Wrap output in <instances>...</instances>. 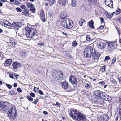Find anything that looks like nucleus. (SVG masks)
I'll return each mask as SVG.
<instances>
[{"label": "nucleus", "instance_id": "obj_11", "mask_svg": "<svg viewBox=\"0 0 121 121\" xmlns=\"http://www.w3.org/2000/svg\"><path fill=\"white\" fill-rule=\"evenodd\" d=\"M8 105V103L6 102H0V109L5 110L7 108Z\"/></svg>", "mask_w": 121, "mask_h": 121}, {"label": "nucleus", "instance_id": "obj_6", "mask_svg": "<svg viewBox=\"0 0 121 121\" xmlns=\"http://www.w3.org/2000/svg\"><path fill=\"white\" fill-rule=\"evenodd\" d=\"M93 52V48L90 46L86 47L84 52V56L86 58L91 57Z\"/></svg>", "mask_w": 121, "mask_h": 121}, {"label": "nucleus", "instance_id": "obj_54", "mask_svg": "<svg viewBox=\"0 0 121 121\" xmlns=\"http://www.w3.org/2000/svg\"><path fill=\"white\" fill-rule=\"evenodd\" d=\"M39 100L38 99H36L32 102L34 104H36L38 102Z\"/></svg>", "mask_w": 121, "mask_h": 121}, {"label": "nucleus", "instance_id": "obj_39", "mask_svg": "<svg viewBox=\"0 0 121 121\" xmlns=\"http://www.w3.org/2000/svg\"><path fill=\"white\" fill-rule=\"evenodd\" d=\"M85 86L86 87H87V88H89L91 87V85L87 83H86L85 84Z\"/></svg>", "mask_w": 121, "mask_h": 121}, {"label": "nucleus", "instance_id": "obj_47", "mask_svg": "<svg viewBox=\"0 0 121 121\" xmlns=\"http://www.w3.org/2000/svg\"><path fill=\"white\" fill-rule=\"evenodd\" d=\"M38 45L39 46H43L44 45V43H42L41 42H39L38 43Z\"/></svg>", "mask_w": 121, "mask_h": 121}, {"label": "nucleus", "instance_id": "obj_30", "mask_svg": "<svg viewBox=\"0 0 121 121\" xmlns=\"http://www.w3.org/2000/svg\"><path fill=\"white\" fill-rule=\"evenodd\" d=\"M105 15L109 18H111L112 17V15L110 13H105Z\"/></svg>", "mask_w": 121, "mask_h": 121}, {"label": "nucleus", "instance_id": "obj_29", "mask_svg": "<svg viewBox=\"0 0 121 121\" xmlns=\"http://www.w3.org/2000/svg\"><path fill=\"white\" fill-rule=\"evenodd\" d=\"M22 14L26 16L29 15V12L26 9H25L22 12Z\"/></svg>", "mask_w": 121, "mask_h": 121}, {"label": "nucleus", "instance_id": "obj_44", "mask_svg": "<svg viewBox=\"0 0 121 121\" xmlns=\"http://www.w3.org/2000/svg\"><path fill=\"white\" fill-rule=\"evenodd\" d=\"M110 59V57L109 56H106L104 59V61H106L107 60H108Z\"/></svg>", "mask_w": 121, "mask_h": 121}, {"label": "nucleus", "instance_id": "obj_64", "mask_svg": "<svg viewBox=\"0 0 121 121\" xmlns=\"http://www.w3.org/2000/svg\"><path fill=\"white\" fill-rule=\"evenodd\" d=\"M118 115H121V109H119L118 112Z\"/></svg>", "mask_w": 121, "mask_h": 121}, {"label": "nucleus", "instance_id": "obj_23", "mask_svg": "<svg viewBox=\"0 0 121 121\" xmlns=\"http://www.w3.org/2000/svg\"><path fill=\"white\" fill-rule=\"evenodd\" d=\"M40 18L43 22H45L46 21L45 19V16L44 12L41 11L40 12Z\"/></svg>", "mask_w": 121, "mask_h": 121}, {"label": "nucleus", "instance_id": "obj_55", "mask_svg": "<svg viewBox=\"0 0 121 121\" xmlns=\"http://www.w3.org/2000/svg\"><path fill=\"white\" fill-rule=\"evenodd\" d=\"M17 91L19 93H20L22 91V90L19 88H17Z\"/></svg>", "mask_w": 121, "mask_h": 121}, {"label": "nucleus", "instance_id": "obj_56", "mask_svg": "<svg viewBox=\"0 0 121 121\" xmlns=\"http://www.w3.org/2000/svg\"><path fill=\"white\" fill-rule=\"evenodd\" d=\"M55 105H57L59 106H61V104L60 103L58 102H56V104H55Z\"/></svg>", "mask_w": 121, "mask_h": 121}, {"label": "nucleus", "instance_id": "obj_40", "mask_svg": "<svg viewBox=\"0 0 121 121\" xmlns=\"http://www.w3.org/2000/svg\"><path fill=\"white\" fill-rule=\"evenodd\" d=\"M91 39V38L90 37V35H87L86 36V40H87V41H86V42L87 41L90 40Z\"/></svg>", "mask_w": 121, "mask_h": 121}, {"label": "nucleus", "instance_id": "obj_58", "mask_svg": "<svg viewBox=\"0 0 121 121\" xmlns=\"http://www.w3.org/2000/svg\"><path fill=\"white\" fill-rule=\"evenodd\" d=\"M111 82H112L114 84H116V81L113 79H112L111 80Z\"/></svg>", "mask_w": 121, "mask_h": 121}, {"label": "nucleus", "instance_id": "obj_15", "mask_svg": "<svg viewBox=\"0 0 121 121\" xmlns=\"http://www.w3.org/2000/svg\"><path fill=\"white\" fill-rule=\"evenodd\" d=\"M98 121H107L108 119L107 115L105 114L98 118Z\"/></svg>", "mask_w": 121, "mask_h": 121}, {"label": "nucleus", "instance_id": "obj_28", "mask_svg": "<svg viewBox=\"0 0 121 121\" xmlns=\"http://www.w3.org/2000/svg\"><path fill=\"white\" fill-rule=\"evenodd\" d=\"M47 1L49 2L50 6H52L55 2V0H47Z\"/></svg>", "mask_w": 121, "mask_h": 121}, {"label": "nucleus", "instance_id": "obj_41", "mask_svg": "<svg viewBox=\"0 0 121 121\" xmlns=\"http://www.w3.org/2000/svg\"><path fill=\"white\" fill-rule=\"evenodd\" d=\"M27 98L29 101H32L33 100V99L30 96H28L27 97Z\"/></svg>", "mask_w": 121, "mask_h": 121}, {"label": "nucleus", "instance_id": "obj_63", "mask_svg": "<svg viewBox=\"0 0 121 121\" xmlns=\"http://www.w3.org/2000/svg\"><path fill=\"white\" fill-rule=\"evenodd\" d=\"M111 14H112V16H113V15H117V14H116V12H114L112 13H111Z\"/></svg>", "mask_w": 121, "mask_h": 121}, {"label": "nucleus", "instance_id": "obj_38", "mask_svg": "<svg viewBox=\"0 0 121 121\" xmlns=\"http://www.w3.org/2000/svg\"><path fill=\"white\" fill-rule=\"evenodd\" d=\"M14 90H12L9 91V92L10 94L11 95H13L14 93Z\"/></svg>", "mask_w": 121, "mask_h": 121}, {"label": "nucleus", "instance_id": "obj_8", "mask_svg": "<svg viewBox=\"0 0 121 121\" xmlns=\"http://www.w3.org/2000/svg\"><path fill=\"white\" fill-rule=\"evenodd\" d=\"M116 41L112 42H106L108 43L107 47L108 50L111 51L115 49L116 46Z\"/></svg>", "mask_w": 121, "mask_h": 121}, {"label": "nucleus", "instance_id": "obj_49", "mask_svg": "<svg viewBox=\"0 0 121 121\" xmlns=\"http://www.w3.org/2000/svg\"><path fill=\"white\" fill-rule=\"evenodd\" d=\"M30 96L33 97H34L35 96V94L33 93H30Z\"/></svg>", "mask_w": 121, "mask_h": 121}, {"label": "nucleus", "instance_id": "obj_32", "mask_svg": "<svg viewBox=\"0 0 121 121\" xmlns=\"http://www.w3.org/2000/svg\"><path fill=\"white\" fill-rule=\"evenodd\" d=\"M71 1L72 3V6L75 7L77 3L76 0H71Z\"/></svg>", "mask_w": 121, "mask_h": 121}, {"label": "nucleus", "instance_id": "obj_50", "mask_svg": "<svg viewBox=\"0 0 121 121\" xmlns=\"http://www.w3.org/2000/svg\"><path fill=\"white\" fill-rule=\"evenodd\" d=\"M99 83L101 85H104L105 84V82L104 81H102L99 82Z\"/></svg>", "mask_w": 121, "mask_h": 121}, {"label": "nucleus", "instance_id": "obj_31", "mask_svg": "<svg viewBox=\"0 0 121 121\" xmlns=\"http://www.w3.org/2000/svg\"><path fill=\"white\" fill-rule=\"evenodd\" d=\"M85 22V20L83 19H81L79 21V25L81 26H82L83 23Z\"/></svg>", "mask_w": 121, "mask_h": 121}, {"label": "nucleus", "instance_id": "obj_46", "mask_svg": "<svg viewBox=\"0 0 121 121\" xmlns=\"http://www.w3.org/2000/svg\"><path fill=\"white\" fill-rule=\"evenodd\" d=\"M16 10L18 12H21L22 10V9L18 7H17L16 8Z\"/></svg>", "mask_w": 121, "mask_h": 121}, {"label": "nucleus", "instance_id": "obj_14", "mask_svg": "<svg viewBox=\"0 0 121 121\" xmlns=\"http://www.w3.org/2000/svg\"><path fill=\"white\" fill-rule=\"evenodd\" d=\"M22 24L21 22H13L11 25L13 27H20L22 26Z\"/></svg>", "mask_w": 121, "mask_h": 121}, {"label": "nucleus", "instance_id": "obj_12", "mask_svg": "<svg viewBox=\"0 0 121 121\" xmlns=\"http://www.w3.org/2000/svg\"><path fill=\"white\" fill-rule=\"evenodd\" d=\"M105 3L106 6L110 8H113V1L112 0H105Z\"/></svg>", "mask_w": 121, "mask_h": 121}, {"label": "nucleus", "instance_id": "obj_27", "mask_svg": "<svg viewBox=\"0 0 121 121\" xmlns=\"http://www.w3.org/2000/svg\"><path fill=\"white\" fill-rule=\"evenodd\" d=\"M94 22L92 20H91L89 21L88 22L89 26L92 28L94 29Z\"/></svg>", "mask_w": 121, "mask_h": 121}, {"label": "nucleus", "instance_id": "obj_42", "mask_svg": "<svg viewBox=\"0 0 121 121\" xmlns=\"http://www.w3.org/2000/svg\"><path fill=\"white\" fill-rule=\"evenodd\" d=\"M6 86L9 89H11L12 88L11 85L7 84H6Z\"/></svg>", "mask_w": 121, "mask_h": 121}, {"label": "nucleus", "instance_id": "obj_36", "mask_svg": "<svg viewBox=\"0 0 121 121\" xmlns=\"http://www.w3.org/2000/svg\"><path fill=\"white\" fill-rule=\"evenodd\" d=\"M10 43H12V46L13 47H15L17 45L16 42H12V41H10Z\"/></svg>", "mask_w": 121, "mask_h": 121}, {"label": "nucleus", "instance_id": "obj_52", "mask_svg": "<svg viewBox=\"0 0 121 121\" xmlns=\"http://www.w3.org/2000/svg\"><path fill=\"white\" fill-rule=\"evenodd\" d=\"M39 89L38 88L34 87V91L35 92H36L39 90Z\"/></svg>", "mask_w": 121, "mask_h": 121}, {"label": "nucleus", "instance_id": "obj_1", "mask_svg": "<svg viewBox=\"0 0 121 121\" xmlns=\"http://www.w3.org/2000/svg\"><path fill=\"white\" fill-rule=\"evenodd\" d=\"M26 36L30 38H33L36 39L38 38L37 35V32L35 29L32 27H29L28 26L26 27Z\"/></svg>", "mask_w": 121, "mask_h": 121}, {"label": "nucleus", "instance_id": "obj_18", "mask_svg": "<svg viewBox=\"0 0 121 121\" xmlns=\"http://www.w3.org/2000/svg\"><path fill=\"white\" fill-rule=\"evenodd\" d=\"M62 88L65 89H68L69 88V84L68 82L65 81L61 83Z\"/></svg>", "mask_w": 121, "mask_h": 121}, {"label": "nucleus", "instance_id": "obj_62", "mask_svg": "<svg viewBox=\"0 0 121 121\" xmlns=\"http://www.w3.org/2000/svg\"><path fill=\"white\" fill-rule=\"evenodd\" d=\"M118 79L119 83L121 84V77L119 78Z\"/></svg>", "mask_w": 121, "mask_h": 121}, {"label": "nucleus", "instance_id": "obj_34", "mask_svg": "<svg viewBox=\"0 0 121 121\" xmlns=\"http://www.w3.org/2000/svg\"><path fill=\"white\" fill-rule=\"evenodd\" d=\"M27 5L29 8H31L33 7V4L31 3H28L27 4Z\"/></svg>", "mask_w": 121, "mask_h": 121}, {"label": "nucleus", "instance_id": "obj_24", "mask_svg": "<svg viewBox=\"0 0 121 121\" xmlns=\"http://www.w3.org/2000/svg\"><path fill=\"white\" fill-rule=\"evenodd\" d=\"M105 99L106 101H110L111 100V98L109 95L106 94L104 95V96L103 98V99Z\"/></svg>", "mask_w": 121, "mask_h": 121}, {"label": "nucleus", "instance_id": "obj_53", "mask_svg": "<svg viewBox=\"0 0 121 121\" xmlns=\"http://www.w3.org/2000/svg\"><path fill=\"white\" fill-rule=\"evenodd\" d=\"M14 3L16 4H19L20 2L17 0H15L14 1Z\"/></svg>", "mask_w": 121, "mask_h": 121}, {"label": "nucleus", "instance_id": "obj_10", "mask_svg": "<svg viewBox=\"0 0 121 121\" xmlns=\"http://www.w3.org/2000/svg\"><path fill=\"white\" fill-rule=\"evenodd\" d=\"M92 58L94 59H98L100 56V54L96 50H94L93 53L92 54Z\"/></svg>", "mask_w": 121, "mask_h": 121}, {"label": "nucleus", "instance_id": "obj_5", "mask_svg": "<svg viewBox=\"0 0 121 121\" xmlns=\"http://www.w3.org/2000/svg\"><path fill=\"white\" fill-rule=\"evenodd\" d=\"M8 115L11 120L15 119L17 116L16 110L14 108H10L8 111Z\"/></svg>", "mask_w": 121, "mask_h": 121}, {"label": "nucleus", "instance_id": "obj_3", "mask_svg": "<svg viewBox=\"0 0 121 121\" xmlns=\"http://www.w3.org/2000/svg\"><path fill=\"white\" fill-rule=\"evenodd\" d=\"M95 101L100 104L105 103L103 99L104 95H105L104 93L100 90H97L95 91Z\"/></svg>", "mask_w": 121, "mask_h": 121}, {"label": "nucleus", "instance_id": "obj_22", "mask_svg": "<svg viewBox=\"0 0 121 121\" xmlns=\"http://www.w3.org/2000/svg\"><path fill=\"white\" fill-rule=\"evenodd\" d=\"M27 55V53L26 51L24 50H22L20 52V56L22 58L25 57Z\"/></svg>", "mask_w": 121, "mask_h": 121}, {"label": "nucleus", "instance_id": "obj_4", "mask_svg": "<svg viewBox=\"0 0 121 121\" xmlns=\"http://www.w3.org/2000/svg\"><path fill=\"white\" fill-rule=\"evenodd\" d=\"M62 25L64 28L68 29L71 28L73 26V22L69 18L65 19L62 22Z\"/></svg>", "mask_w": 121, "mask_h": 121}, {"label": "nucleus", "instance_id": "obj_20", "mask_svg": "<svg viewBox=\"0 0 121 121\" xmlns=\"http://www.w3.org/2000/svg\"><path fill=\"white\" fill-rule=\"evenodd\" d=\"M67 17V13L65 11H63L61 12L60 16V18L62 19H66Z\"/></svg>", "mask_w": 121, "mask_h": 121}, {"label": "nucleus", "instance_id": "obj_25", "mask_svg": "<svg viewBox=\"0 0 121 121\" xmlns=\"http://www.w3.org/2000/svg\"><path fill=\"white\" fill-rule=\"evenodd\" d=\"M88 3L92 5H95L96 4L97 0H87Z\"/></svg>", "mask_w": 121, "mask_h": 121}, {"label": "nucleus", "instance_id": "obj_60", "mask_svg": "<svg viewBox=\"0 0 121 121\" xmlns=\"http://www.w3.org/2000/svg\"><path fill=\"white\" fill-rule=\"evenodd\" d=\"M14 75L17 79L18 78V77H19V75H16L15 74H14Z\"/></svg>", "mask_w": 121, "mask_h": 121}, {"label": "nucleus", "instance_id": "obj_57", "mask_svg": "<svg viewBox=\"0 0 121 121\" xmlns=\"http://www.w3.org/2000/svg\"><path fill=\"white\" fill-rule=\"evenodd\" d=\"M104 28V26L103 25H101L99 28V29L100 30H101L103 29Z\"/></svg>", "mask_w": 121, "mask_h": 121}, {"label": "nucleus", "instance_id": "obj_45", "mask_svg": "<svg viewBox=\"0 0 121 121\" xmlns=\"http://www.w3.org/2000/svg\"><path fill=\"white\" fill-rule=\"evenodd\" d=\"M116 57H114L113 58L112 60V63H114L116 61Z\"/></svg>", "mask_w": 121, "mask_h": 121}, {"label": "nucleus", "instance_id": "obj_35", "mask_svg": "<svg viewBox=\"0 0 121 121\" xmlns=\"http://www.w3.org/2000/svg\"><path fill=\"white\" fill-rule=\"evenodd\" d=\"M77 45V43L76 41H74L72 43V46L73 47H76Z\"/></svg>", "mask_w": 121, "mask_h": 121}, {"label": "nucleus", "instance_id": "obj_21", "mask_svg": "<svg viewBox=\"0 0 121 121\" xmlns=\"http://www.w3.org/2000/svg\"><path fill=\"white\" fill-rule=\"evenodd\" d=\"M12 60L11 59H6L5 61V62L3 64L4 65L6 66H9L10 65L11 62Z\"/></svg>", "mask_w": 121, "mask_h": 121}, {"label": "nucleus", "instance_id": "obj_17", "mask_svg": "<svg viewBox=\"0 0 121 121\" xmlns=\"http://www.w3.org/2000/svg\"><path fill=\"white\" fill-rule=\"evenodd\" d=\"M13 68L14 69H17L19 67L21 66V64L17 62H14L12 64Z\"/></svg>", "mask_w": 121, "mask_h": 121}, {"label": "nucleus", "instance_id": "obj_7", "mask_svg": "<svg viewBox=\"0 0 121 121\" xmlns=\"http://www.w3.org/2000/svg\"><path fill=\"white\" fill-rule=\"evenodd\" d=\"M52 75L55 79L59 80L61 79L63 73L60 71L56 70L53 71Z\"/></svg>", "mask_w": 121, "mask_h": 121}, {"label": "nucleus", "instance_id": "obj_33", "mask_svg": "<svg viewBox=\"0 0 121 121\" xmlns=\"http://www.w3.org/2000/svg\"><path fill=\"white\" fill-rule=\"evenodd\" d=\"M116 14L118 15L121 12V10L119 8H118L116 10Z\"/></svg>", "mask_w": 121, "mask_h": 121}, {"label": "nucleus", "instance_id": "obj_19", "mask_svg": "<svg viewBox=\"0 0 121 121\" xmlns=\"http://www.w3.org/2000/svg\"><path fill=\"white\" fill-rule=\"evenodd\" d=\"M2 23V25L5 27H7V26H10L11 25V23L6 20H4Z\"/></svg>", "mask_w": 121, "mask_h": 121}, {"label": "nucleus", "instance_id": "obj_13", "mask_svg": "<svg viewBox=\"0 0 121 121\" xmlns=\"http://www.w3.org/2000/svg\"><path fill=\"white\" fill-rule=\"evenodd\" d=\"M69 81L72 84H76L77 82V78L74 76H71L69 78Z\"/></svg>", "mask_w": 121, "mask_h": 121}, {"label": "nucleus", "instance_id": "obj_59", "mask_svg": "<svg viewBox=\"0 0 121 121\" xmlns=\"http://www.w3.org/2000/svg\"><path fill=\"white\" fill-rule=\"evenodd\" d=\"M38 92L41 95H43V94L42 91L41 90H39Z\"/></svg>", "mask_w": 121, "mask_h": 121}, {"label": "nucleus", "instance_id": "obj_2", "mask_svg": "<svg viewBox=\"0 0 121 121\" xmlns=\"http://www.w3.org/2000/svg\"><path fill=\"white\" fill-rule=\"evenodd\" d=\"M70 115L73 119L78 121H84L86 120L85 117L81 113L76 110L72 111Z\"/></svg>", "mask_w": 121, "mask_h": 121}, {"label": "nucleus", "instance_id": "obj_26", "mask_svg": "<svg viewBox=\"0 0 121 121\" xmlns=\"http://www.w3.org/2000/svg\"><path fill=\"white\" fill-rule=\"evenodd\" d=\"M116 121H121V115L115 114L114 115Z\"/></svg>", "mask_w": 121, "mask_h": 121}, {"label": "nucleus", "instance_id": "obj_43", "mask_svg": "<svg viewBox=\"0 0 121 121\" xmlns=\"http://www.w3.org/2000/svg\"><path fill=\"white\" fill-rule=\"evenodd\" d=\"M30 10L31 11H32L33 12H35V9L33 7H31L30 8Z\"/></svg>", "mask_w": 121, "mask_h": 121}, {"label": "nucleus", "instance_id": "obj_51", "mask_svg": "<svg viewBox=\"0 0 121 121\" xmlns=\"http://www.w3.org/2000/svg\"><path fill=\"white\" fill-rule=\"evenodd\" d=\"M9 76L12 79H13L14 78V76L13 75V74H10Z\"/></svg>", "mask_w": 121, "mask_h": 121}, {"label": "nucleus", "instance_id": "obj_16", "mask_svg": "<svg viewBox=\"0 0 121 121\" xmlns=\"http://www.w3.org/2000/svg\"><path fill=\"white\" fill-rule=\"evenodd\" d=\"M58 2L60 5L65 7L67 3V0H58Z\"/></svg>", "mask_w": 121, "mask_h": 121}, {"label": "nucleus", "instance_id": "obj_61", "mask_svg": "<svg viewBox=\"0 0 121 121\" xmlns=\"http://www.w3.org/2000/svg\"><path fill=\"white\" fill-rule=\"evenodd\" d=\"M43 113L45 115H47L48 114V112L46 111H44L43 112Z\"/></svg>", "mask_w": 121, "mask_h": 121}, {"label": "nucleus", "instance_id": "obj_48", "mask_svg": "<svg viewBox=\"0 0 121 121\" xmlns=\"http://www.w3.org/2000/svg\"><path fill=\"white\" fill-rule=\"evenodd\" d=\"M100 19L101 22V23H104V19L102 17H101L100 18Z\"/></svg>", "mask_w": 121, "mask_h": 121}, {"label": "nucleus", "instance_id": "obj_9", "mask_svg": "<svg viewBox=\"0 0 121 121\" xmlns=\"http://www.w3.org/2000/svg\"><path fill=\"white\" fill-rule=\"evenodd\" d=\"M106 45L105 43L103 42H99L97 43V46L100 49L103 50L105 48Z\"/></svg>", "mask_w": 121, "mask_h": 121}, {"label": "nucleus", "instance_id": "obj_37", "mask_svg": "<svg viewBox=\"0 0 121 121\" xmlns=\"http://www.w3.org/2000/svg\"><path fill=\"white\" fill-rule=\"evenodd\" d=\"M100 70L103 72H104L105 71V66H103L100 68Z\"/></svg>", "mask_w": 121, "mask_h": 121}]
</instances>
